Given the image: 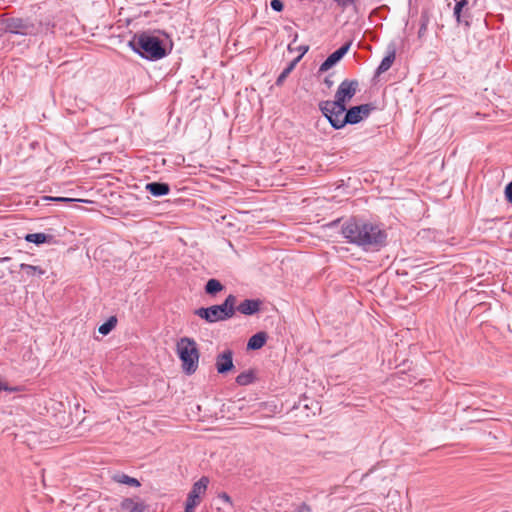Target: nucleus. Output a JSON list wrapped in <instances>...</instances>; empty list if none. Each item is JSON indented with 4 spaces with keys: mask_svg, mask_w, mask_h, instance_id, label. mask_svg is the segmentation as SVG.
<instances>
[{
    "mask_svg": "<svg viewBox=\"0 0 512 512\" xmlns=\"http://www.w3.org/2000/svg\"><path fill=\"white\" fill-rule=\"evenodd\" d=\"M341 234L348 243L365 250H379L386 244L387 238L386 232L379 225L355 217L343 223Z\"/></svg>",
    "mask_w": 512,
    "mask_h": 512,
    "instance_id": "nucleus-1",
    "label": "nucleus"
},
{
    "mask_svg": "<svg viewBox=\"0 0 512 512\" xmlns=\"http://www.w3.org/2000/svg\"><path fill=\"white\" fill-rule=\"evenodd\" d=\"M129 46L135 53L150 61L162 59L167 55L163 41L147 32L135 34L129 41Z\"/></svg>",
    "mask_w": 512,
    "mask_h": 512,
    "instance_id": "nucleus-2",
    "label": "nucleus"
},
{
    "mask_svg": "<svg viewBox=\"0 0 512 512\" xmlns=\"http://www.w3.org/2000/svg\"><path fill=\"white\" fill-rule=\"evenodd\" d=\"M236 296L230 294L223 303L210 307H201L194 311L195 315L208 323L226 321L235 315Z\"/></svg>",
    "mask_w": 512,
    "mask_h": 512,
    "instance_id": "nucleus-3",
    "label": "nucleus"
},
{
    "mask_svg": "<svg viewBox=\"0 0 512 512\" xmlns=\"http://www.w3.org/2000/svg\"><path fill=\"white\" fill-rule=\"evenodd\" d=\"M176 352L182 363V370L187 375H192L198 369L199 349L193 338L182 337L177 341Z\"/></svg>",
    "mask_w": 512,
    "mask_h": 512,
    "instance_id": "nucleus-4",
    "label": "nucleus"
},
{
    "mask_svg": "<svg viewBox=\"0 0 512 512\" xmlns=\"http://www.w3.org/2000/svg\"><path fill=\"white\" fill-rule=\"evenodd\" d=\"M53 28L54 24H51L50 21L46 23L40 22L36 25L27 19L9 18L5 22L6 32L23 36L37 35L42 32L52 31Z\"/></svg>",
    "mask_w": 512,
    "mask_h": 512,
    "instance_id": "nucleus-5",
    "label": "nucleus"
},
{
    "mask_svg": "<svg viewBox=\"0 0 512 512\" xmlns=\"http://www.w3.org/2000/svg\"><path fill=\"white\" fill-rule=\"evenodd\" d=\"M333 104L334 101H321L319 103V109L326 117L330 125L334 129L339 130L346 126V124H343V117L347 111V107L343 105L342 109H339V106Z\"/></svg>",
    "mask_w": 512,
    "mask_h": 512,
    "instance_id": "nucleus-6",
    "label": "nucleus"
},
{
    "mask_svg": "<svg viewBox=\"0 0 512 512\" xmlns=\"http://www.w3.org/2000/svg\"><path fill=\"white\" fill-rule=\"evenodd\" d=\"M359 88V82L355 79L343 80L335 93L334 104L342 109L343 105L347 106V103L354 97Z\"/></svg>",
    "mask_w": 512,
    "mask_h": 512,
    "instance_id": "nucleus-7",
    "label": "nucleus"
},
{
    "mask_svg": "<svg viewBox=\"0 0 512 512\" xmlns=\"http://www.w3.org/2000/svg\"><path fill=\"white\" fill-rule=\"evenodd\" d=\"M373 110H375V106L372 103L350 107L343 117V124H358L366 119Z\"/></svg>",
    "mask_w": 512,
    "mask_h": 512,
    "instance_id": "nucleus-8",
    "label": "nucleus"
},
{
    "mask_svg": "<svg viewBox=\"0 0 512 512\" xmlns=\"http://www.w3.org/2000/svg\"><path fill=\"white\" fill-rule=\"evenodd\" d=\"M352 42L349 41L345 44H343L340 48H338L336 51L331 53L326 60L320 65L319 71L325 72L331 69L334 65H336L349 51L351 47Z\"/></svg>",
    "mask_w": 512,
    "mask_h": 512,
    "instance_id": "nucleus-9",
    "label": "nucleus"
},
{
    "mask_svg": "<svg viewBox=\"0 0 512 512\" xmlns=\"http://www.w3.org/2000/svg\"><path fill=\"white\" fill-rule=\"evenodd\" d=\"M208 484L209 478L206 476H202L197 482L193 484L192 489L188 493L186 501L199 505L200 496L205 494Z\"/></svg>",
    "mask_w": 512,
    "mask_h": 512,
    "instance_id": "nucleus-10",
    "label": "nucleus"
},
{
    "mask_svg": "<svg viewBox=\"0 0 512 512\" xmlns=\"http://www.w3.org/2000/svg\"><path fill=\"white\" fill-rule=\"evenodd\" d=\"M216 369L219 374H226L234 368L233 352L225 350L216 357Z\"/></svg>",
    "mask_w": 512,
    "mask_h": 512,
    "instance_id": "nucleus-11",
    "label": "nucleus"
},
{
    "mask_svg": "<svg viewBox=\"0 0 512 512\" xmlns=\"http://www.w3.org/2000/svg\"><path fill=\"white\" fill-rule=\"evenodd\" d=\"M261 301L258 299H245L237 307L235 311H239L244 315H253L260 310Z\"/></svg>",
    "mask_w": 512,
    "mask_h": 512,
    "instance_id": "nucleus-12",
    "label": "nucleus"
},
{
    "mask_svg": "<svg viewBox=\"0 0 512 512\" xmlns=\"http://www.w3.org/2000/svg\"><path fill=\"white\" fill-rule=\"evenodd\" d=\"M147 505L142 501H134L133 498H124L120 503L123 512H144Z\"/></svg>",
    "mask_w": 512,
    "mask_h": 512,
    "instance_id": "nucleus-13",
    "label": "nucleus"
},
{
    "mask_svg": "<svg viewBox=\"0 0 512 512\" xmlns=\"http://www.w3.org/2000/svg\"><path fill=\"white\" fill-rule=\"evenodd\" d=\"M145 189L154 197H161L168 195L170 186L164 182H150L147 183Z\"/></svg>",
    "mask_w": 512,
    "mask_h": 512,
    "instance_id": "nucleus-14",
    "label": "nucleus"
},
{
    "mask_svg": "<svg viewBox=\"0 0 512 512\" xmlns=\"http://www.w3.org/2000/svg\"><path fill=\"white\" fill-rule=\"evenodd\" d=\"M20 270L23 272L22 278H40L46 273V270L43 269L41 266H34L30 264L21 263L20 264Z\"/></svg>",
    "mask_w": 512,
    "mask_h": 512,
    "instance_id": "nucleus-15",
    "label": "nucleus"
},
{
    "mask_svg": "<svg viewBox=\"0 0 512 512\" xmlns=\"http://www.w3.org/2000/svg\"><path fill=\"white\" fill-rule=\"evenodd\" d=\"M395 58H396V51L394 48H392L391 50H389L387 52V55L382 59L379 66L377 67V69L375 71L376 76H379L382 73L388 71L391 68L392 64L394 63Z\"/></svg>",
    "mask_w": 512,
    "mask_h": 512,
    "instance_id": "nucleus-16",
    "label": "nucleus"
},
{
    "mask_svg": "<svg viewBox=\"0 0 512 512\" xmlns=\"http://www.w3.org/2000/svg\"><path fill=\"white\" fill-rule=\"evenodd\" d=\"M267 341V334L263 331L258 332L250 337L247 343L249 350H258L262 348Z\"/></svg>",
    "mask_w": 512,
    "mask_h": 512,
    "instance_id": "nucleus-17",
    "label": "nucleus"
},
{
    "mask_svg": "<svg viewBox=\"0 0 512 512\" xmlns=\"http://www.w3.org/2000/svg\"><path fill=\"white\" fill-rule=\"evenodd\" d=\"M24 239H25V241H27L29 243L41 245L44 243H51L53 241V236L39 232V233L27 234V235H25Z\"/></svg>",
    "mask_w": 512,
    "mask_h": 512,
    "instance_id": "nucleus-18",
    "label": "nucleus"
},
{
    "mask_svg": "<svg viewBox=\"0 0 512 512\" xmlns=\"http://www.w3.org/2000/svg\"><path fill=\"white\" fill-rule=\"evenodd\" d=\"M204 289L206 294L215 296L224 289V285L219 280L211 278L206 282Z\"/></svg>",
    "mask_w": 512,
    "mask_h": 512,
    "instance_id": "nucleus-19",
    "label": "nucleus"
},
{
    "mask_svg": "<svg viewBox=\"0 0 512 512\" xmlns=\"http://www.w3.org/2000/svg\"><path fill=\"white\" fill-rule=\"evenodd\" d=\"M429 23H430L429 11L422 10L421 15H420V26H419V30H418V38L419 39H422L426 35Z\"/></svg>",
    "mask_w": 512,
    "mask_h": 512,
    "instance_id": "nucleus-20",
    "label": "nucleus"
},
{
    "mask_svg": "<svg viewBox=\"0 0 512 512\" xmlns=\"http://www.w3.org/2000/svg\"><path fill=\"white\" fill-rule=\"evenodd\" d=\"M113 480L120 484H125L133 487H139L141 484L140 482L133 477H130L127 474L124 473H117L113 476Z\"/></svg>",
    "mask_w": 512,
    "mask_h": 512,
    "instance_id": "nucleus-21",
    "label": "nucleus"
},
{
    "mask_svg": "<svg viewBox=\"0 0 512 512\" xmlns=\"http://www.w3.org/2000/svg\"><path fill=\"white\" fill-rule=\"evenodd\" d=\"M254 379H255L254 373L251 370H249V371H244V372L240 373L236 377L235 380L238 385L246 386V385L253 383Z\"/></svg>",
    "mask_w": 512,
    "mask_h": 512,
    "instance_id": "nucleus-22",
    "label": "nucleus"
},
{
    "mask_svg": "<svg viewBox=\"0 0 512 512\" xmlns=\"http://www.w3.org/2000/svg\"><path fill=\"white\" fill-rule=\"evenodd\" d=\"M117 318L111 316L106 322L99 326L98 331L102 335H108L116 326Z\"/></svg>",
    "mask_w": 512,
    "mask_h": 512,
    "instance_id": "nucleus-23",
    "label": "nucleus"
},
{
    "mask_svg": "<svg viewBox=\"0 0 512 512\" xmlns=\"http://www.w3.org/2000/svg\"><path fill=\"white\" fill-rule=\"evenodd\" d=\"M298 62V59L293 60L289 65L280 73V75L276 79V85H281L284 80L287 78V76L292 72L294 69L296 63Z\"/></svg>",
    "mask_w": 512,
    "mask_h": 512,
    "instance_id": "nucleus-24",
    "label": "nucleus"
},
{
    "mask_svg": "<svg viewBox=\"0 0 512 512\" xmlns=\"http://www.w3.org/2000/svg\"><path fill=\"white\" fill-rule=\"evenodd\" d=\"M468 4L467 0H460L456 3L454 7V16L456 17L457 22L461 21V11L464 6Z\"/></svg>",
    "mask_w": 512,
    "mask_h": 512,
    "instance_id": "nucleus-25",
    "label": "nucleus"
},
{
    "mask_svg": "<svg viewBox=\"0 0 512 512\" xmlns=\"http://www.w3.org/2000/svg\"><path fill=\"white\" fill-rule=\"evenodd\" d=\"M42 201H54V202H73L78 201L77 199L68 198V197H52V196H43L41 198Z\"/></svg>",
    "mask_w": 512,
    "mask_h": 512,
    "instance_id": "nucleus-26",
    "label": "nucleus"
},
{
    "mask_svg": "<svg viewBox=\"0 0 512 512\" xmlns=\"http://www.w3.org/2000/svg\"><path fill=\"white\" fill-rule=\"evenodd\" d=\"M270 6L276 12H281L284 9V4L281 0H271Z\"/></svg>",
    "mask_w": 512,
    "mask_h": 512,
    "instance_id": "nucleus-27",
    "label": "nucleus"
},
{
    "mask_svg": "<svg viewBox=\"0 0 512 512\" xmlns=\"http://www.w3.org/2000/svg\"><path fill=\"white\" fill-rule=\"evenodd\" d=\"M292 512H312L311 507L306 503L297 505Z\"/></svg>",
    "mask_w": 512,
    "mask_h": 512,
    "instance_id": "nucleus-28",
    "label": "nucleus"
},
{
    "mask_svg": "<svg viewBox=\"0 0 512 512\" xmlns=\"http://www.w3.org/2000/svg\"><path fill=\"white\" fill-rule=\"evenodd\" d=\"M505 198L509 203H512V181L505 187Z\"/></svg>",
    "mask_w": 512,
    "mask_h": 512,
    "instance_id": "nucleus-29",
    "label": "nucleus"
},
{
    "mask_svg": "<svg viewBox=\"0 0 512 512\" xmlns=\"http://www.w3.org/2000/svg\"><path fill=\"white\" fill-rule=\"evenodd\" d=\"M333 1L336 2L337 5L343 9L347 8L350 5H353L355 2V0H333Z\"/></svg>",
    "mask_w": 512,
    "mask_h": 512,
    "instance_id": "nucleus-30",
    "label": "nucleus"
},
{
    "mask_svg": "<svg viewBox=\"0 0 512 512\" xmlns=\"http://www.w3.org/2000/svg\"><path fill=\"white\" fill-rule=\"evenodd\" d=\"M218 498L227 504H232L231 497L226 492H221L218 494Z\"/></svg>",
    "mask_w": 512,
    "mask_h": 512,
    "instance_id": "nucleus-31",
    "label": "nucleus"
},
{
    "mask_svg": "<svg viewBox=\"0 0 512 512\" xmlns=\"http://www.w3.org/2000/svg\"><path fill=\"white\" fill-rule=\"evenodd\" d=\"M197 505L196 504H193V503H190L188 501H186L185 503V512H194V509Z\"/></svg>",
    "mask_w": 512,
    "mask_h": 512,
    "instance_id": "nucleus-32",
    "label": "nucleus"
},
{
    "mask_svg": "<svg viewBox=\"0 0 512 512\" xmlns=\"http://www.w3.org/2000/svg\"><path fill=\"white\" fill-rule=\"evenodd\" d=\"M309 47L308 46H300L299 50L301 51V54L296 58L298 61L302 58V56L307 53Z\"/></svg>",
    "mask_w": 512,
    "mask_h": 512,
    "instance_id": "nucleus-33",
    "label": "nucleus"
},
{
    "mask_svg": "<svg viewBox=\"0 0 512 512\" xmlns=\"http://www.w3.org/2000/svg\"><path fill=\"white\" fill-rule=\"evenodd\" d=\"M325 83L327 84L328 87L332 85V81H330L328 78L325 79Z\"/></svg>",
    "mask_w": 512,
    "mask_h": 512,
    "instance_id": "nucleus-34",
    "label": "nucleus"
},
{
    "mask_svg": "<svg viewBox=\"0 0 512 512\" xmlns=\"http://www.w3.org/2000/svg\"><path fill=\"white\" fill-rule=\"evenodd\" d=\"M9 259H10L9 257H4V258H1L0 261L4 262V261H8Z\"/></svg>",
    "mask_w": 512,
    "mask_h": 512,
    "instance_id": "nucleus-35",
    "label": "nucleus"
}]
</instances>
